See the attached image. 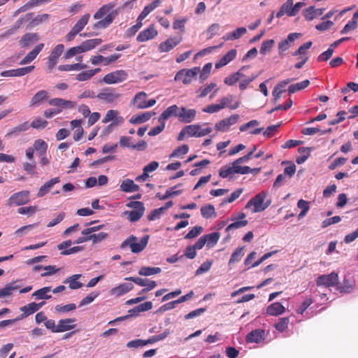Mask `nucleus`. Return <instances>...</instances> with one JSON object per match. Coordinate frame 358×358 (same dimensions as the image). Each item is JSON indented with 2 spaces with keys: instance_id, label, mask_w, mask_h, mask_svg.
Returning <instances> with one entry per match:
<instances>
[{
  "instance_id": "obj_1",
  "label": "nucleus",
  "mask_w": 358,
  "mask_h": 358,
  "mask_svg": "<svg viewBox=\"0 0 358 358\" xmlns=\"http://www.w3.org/2000/svg\"><path fill=\"white\" fill-rule=\"evenodd\" d=\"M115 5L112 3L103 5L101 6L94 15V18L96 20H100L106 15L103 19L96 22L93 27L94 29H106L107 28L114 20L117 15V10H113Z\"/></svg>"
},
{
  "instance_id": "obj_2",
  "label": "nucleus",
  "mask_w": 358,
  "mask_h": 358,
  "mask_svg": "<svg viewBox=\"0 0 358 358\" xmlns=\"http://www.w3.org/2000/svg\"><path fill=\"white\" fill-rule=\"evenodd\" d=\"M149 238V235H145L138 243H136L138 240L137 237L134 235H131L121 243L120 248L123 250L129 246L133 253H139L147 246Z\"/></svg>"
},
{
  "instance_id": "obj_3",
  "label": "nucleus",
  "mask_w": 358,
  "mask_h": 358,
  "mask_svg": "<svg viewBox=\"0 0 358 358\" xmlns=\"http://www.w3.org/2000/svg\"><path fill=\"white\" fill-rule=\"evenodd\" d=\"M267 196V194L264 191H262L257 194H256L253 198L249 200L245 206V208H249L251 206H253L254 208L252 210V213H259L264 211L266 208H267L271 201H268L264 202V200Z\"/></svg>"
},
{
  "instance_id": "obj_4",
  "label": "nucleus",
  "mask_w": 358,
  "mask_h": 358,
  "mask_svg": "<svg viewBox=\"0 0 358 358\" xmlns=\"http://www.w3.org/2000/svg\"><path fill=\"white\" fill-rule=\"evenodd\" d=\"M30 201V193L27 190H23L12 194L6 201L8 206H22Z\"/></svg>"
},
{
  "instance_id": "obj_5",
  "label": "nucleus",
  "mask_w": 358,
  "mask_h": 358,
  "mask_svg": "<svg viewBox=\"0 0 358 358\" xmlns=\"http://www.w3.org/2000/svg\"><path fill=\"white\" fill-rule=\"evenodd\" d=\"M128 74L124 70H117L106 74L103 78V82L106 84H115L127 80Z\"/></svg>"
},
{
  "instance_id": "obj_6",
  "label": "nucleus",
  "mask_w": 358,
  "mask_h": 358,
  "mask_svg": "<svg viewBox=\"0 0 358 358\" xmlns=\"http://www.w3.org/2000/svg\"><path fill=\"white\" fill-rule=\"evenodd\" d=\"M338 275L335 272L320 275L316 280L317 286L332 287L338 285Z\"/></svg>"
},
{
  "instance_id": "obj_7",
  "label": "nucleus",
  "mask_w": 358,
  "mask_h": 358,
  "mask_svg": "<svg viewBox=\"0 0 358 358\" xmlns=\"http://www.w3.org/2000/svg\"><path fill=\"white\" fill-rule=\"evenodd\" d=\"M196 115V110L193 108H187L185 106L179 108L178 120L182 123H191Z\"/></svg>"
},
{
  "instance_id": "obj_8",
  "label": "nucleus",
  "mask_w": 358,
  "mask_h": 358,
  "mask_svg": "<svg viewBox=\"0 0 358 358\" xmlns=\"http://www.w3.org/2000/svg\"><path fill=\"white\" fill-rule=\"evenodd\" d=\"M64 50V45L63 44L57 45L51 51L48 58V68L51 71L52 70L56 64H57L58 59Z\"/></svg>"
},
{
  "instance_id": "obj_9",
  "label": "nucleus",
  "mask_w": 358,
  "mask_h": 358,
  "mask_svg": "<svg viewBox=\"0 0 358 358\" xmlns=\"http://www.w3.org/2000/svg\"><path fill=\"white\" fill-rule=\"evenodd\" d=\"M120 96V94L116 93L113 89L110 87L103 89L101 92L96 95L98 99L107 103H113L116 101Z\"/></svg>"
},
{
  "instance_id": "obj_10",
  "label": "nucleus",
  "mask_w": 358,
  "mask_h": 358,
  "mask_svg": "<svg viewBox=\"0 0 358 358\" xmlns=\"http://www.w3.org/2000/svg\"><path fill=\"white\" fill-rule=\"evenodd\" d=\"M34 69V66H29L16 69L6 70L1 73L3 77H20L31 73Z\"/></svg>"
},
{
  "instance_id": "obj_11",
  "label": "nucleus",
  "mask_w": 358,
  "mask_h": 358,
  "mask_svg": "<svg viewBox=\"0 0 358 358\" xmlns=\"http://www.w3.org/2000/svg\"><path fill=\"white\" fill-rule=\"evenodd\" d=\"M182 40L181 36L179 37H170L165 41L162 42L159 45V51L160 52H168L176 46H177Z\"/></svg>"
},
{
  "instance_id": "obj_12",
  "label": "nucleus",
  "mask_w": 358,
  "mask_h": 358,
  "mask_svg": "<svg viewBox=\"0 0 358 358\" xmlns=\"http://www.w3.org/2000/svg\"><path fill=\"white\" fill-rule=\"evenodd\" d=\"M267 334L268 333L266 334L265 330L256 329L248 334L245 340L247 343H259L266 339Z\"/></svg>"
},
{
  "instance_id": "obj_13",
  "label": "nucleus",
  "mask_w": 358,
  "mask_h": 358,
  "mask_svg": "<svg viewBox=\"0 0 358 358\" xmlns=\"http://www.w3.org/2000/svg\"><path fill=\"white\" fill-rule=\"evenodd\" d=\"M120 56H121L120 54H113L109 57H105L102 55H99L92 57L90 59V61L93 65H99V64L103 63V65L107 66V65H109L110 64L115 62L117 59H119L120 57Z\"/></svg>"
},
{
  "instance_id": "obj_14",
  "label": "nucleus",
  "mask_w": 358,
  "mask_h": 358,
  "mask_svg": "<svg viewBox=\"0 0 358 358\" xmlns=\"http://www.w3.org/2000/svg\"><path fill=\"white\" fill-rule=\"evenodd\" d=\"M157 31L154 25H150L146 29L141 31L137 36L136 40L138 42H145L148 40L154 38L157 35Z\"/></svg>"
},
{
  "instance_id": "obj_15",
  "label": "nucleus",
  "mask_w": 358,
  "mask_h": 358,
  "mask_svg": "<svg viewBox=\"0 0 358 358\" xmlns=\"http://www.w3.org/2000/svg\"><path fill=\"white\" fill-rule=\"evenodd\" d=\"M50 106H56L59 109L73 108L76 103L72 101L66 100L62 98H54L48 101Z\"/></svg>"
},
{
  "instance_id": "obj_16",
  "label": "nucleus",
  "mask_w": 358,
  "mask_h": 358,
  "mask_svg": "<svg viewBox=\"0 0 358 358\" xmlns=\"http://www.w3.org/2000/svg\"><path fill=\"white\" fill-rule=\"evenodd\" d=\"M301 36V34L300 33H291L289 34L287 38L282 41L278 44V51L279 54L282 55L284 52L287 50L289 48V44L294 42L296 39L299 38Z\"/></svg>"
},
{
  "instance_id": "obj_17",
  "label": "nucleus",
  "mask_w": 358,
  "mask_h": 358,
  "mask_svg": "<svg viewBox=\"0 0 358 358\" xmlns=\"http://www.w3.org/2000/svg\"><path fill=\"white\" fill-rule=\"evenodd\" d=\"M76 320L75 318H66L59 320L57 324V329L58 332H64L73 329L76 324H74Z\"/></svg>"
},
{
  "instance_id": "obj_18",
  "label": "nucleus",
  "mask_w": 358,
  "mask_h": 358,
  "mask_svg": "<svg viewBox=\"0 0 358 358\" xmlns=\"http://www.w3.org/2000/svg\"><path fill=\"white\" fill-rule=\"evenodd\" d=\"M48 98V93L46 90H42L36 92L31 99L29 107H36L40 106L44 101Z\"/></svg>"
},
{
  "instance_id": "obj_19",
  "label": "nucleus",
  "mask_w": 358,
  "mask_h": 358,
  "mask_svg": "<svg viewBox=\"0 0 358 358\" xmlns=\"http://www.w3.org/2000/svg\"><path fill=\"white\" fill-rule=\"evenodd\" d=\"M179 108L177 105L174 104L169 106L166 110L163 111V113L160 115L158 118L159 122H162L168 120L171 117H175L178 118Z\"/></svg>"
},
{
  "instance_id": "obj_20",
  "label": "nucleus",
  "mask_w": 358,
  "mask_h": 358,
  "mask_svg": "<svg viewBox=\"0 0 358 358\" xmlns=\"http://www.w3.org/2000/svg\"><path fill=\"white\" fill-rule=\"evenodd\" d=\"M44 47L43 43L38 44L31 52H29L20 62V65H24L31 62Z\"/></svg>"
},
{
  "instance_id": "obj_21",
  "label": "nucleus",
  "mask_w": 358,
  "mask_h": 358,
  "mask_svg": "<svg viewBox=\"0 0 358 358\" xmlns=\"http://www.w3.org/2000/svg\"><path fill=\"white\" fill-rule=\"evenodd\" d=\"M324 8H315V6H311L308 7L303 10V16L308 21H311L315 17H317L323 14Z\"/></svg>"
},
{
  "instance_id": "obj_22",
  "label": "nucleus",
  "mask_w": 358,
  "mask_h": 358,
  "mask_svg": "<svg viewBox=\"0 0 358 358\" xmlns=\"http://www.w3.org/2000/svg\"><path fill=\"white\" fill-rule=\"evenodd\" d=\"M285 311V308L280 302H274L266 308V313L268 315L278 316Z\"/></svg>"
},
{
  "instance_id": "obj_23",
  "label": "nucleus",
  "mask_w": 358,
  "mask_h": 358,
  "mask_svg": "<svg viewBox=\"0 0 358 358\" xmlns=\"http://www.w3.org/2000/svg\"><path fill=\"white\" fill-rule=\"evenodd\" d=\"M133 287L134 285L131 283L124 282L113 288L110 290V294L116 296H120L131 290Z\"/></svg>"
},
{
  "instance_id": "obj_24",
  "label": "nucleus",
  "mask_w": 358,
  "mask_h": 358,
  "mask_svg": "<svg viewBox=\"0 0 358 358\" xmlns=\"http://www.w3.org/2000/svg\"><path fill=\"white\" fill-rule=\"evenodd\" d=\"M39 40L37 33H27L22 36L19 43L22 47H28Z\"/></svg>"
},
{
  "instance_id": "obj_25",
  "label": "nucleus",
  "mask_w": 358,
  "mask_h": 358,
  "mask_svg": "<svg viewBox=\"0 0 358 358\" xmlns=\"http://www.w3.org/2000/svg\"><path fill=\"white\" fill-rule=\"evenodd\" d=\"M120 189L123 192H134L139 191L140 187L135 184L132 180L127 178L122 181Z\"/></svg>"
},
{
  "instance_id": "obj_26",
  "label": "nucleus",
  "mask_w": 358,
  "mask_h": 358,
  "mask_svg": "<svg viewBox=\"0 0 358 358\" xmlns=\"http://www.w3.org/2000/svg\"><path fill=\"white\" fill-rule=\"evenodd\" d=\"M236 56V50L232 49L229 50L225 55H224L218 62L215 63V68L220 69L224 66L231 61L235 59Z\"/></svg>"
},
{
  "instance_id": "obj_27",
  "label": "nucleus",
  "mask_w": 358,
  "mask_h": 358,
  "mask_svg": "<svg viewBox=\"0 0 358 358\" xmlns=\"http://www.w3.org/2000/svg\"><path fill=\"white\" fill-rule=\"evenodd\" d=\"M81 274L72 275L64 280V284H69V287L71 289H78L83 287V283L79 282L78 280L81 278Z\"/></svg>"
},
{
  "instance_id": "obj_28",
  "label": "nucleus",
  "mask_w": 358,
  "mask_h": 358,
  "mask_svg": "<svg viewBox=\"0 0 358 358\" xmlns=\"http://www.w3.org/2000/svg\"><path fill=\"white\" fill-rule=\"evenodd\" d=\"M60 182V178L59 177H56L50 179L48 182H46L43 185H42L37 194L38 197H43L45 196L54 186V185Z\"/></svg>"
},
{
  "instance_id": "obj_29",
  "label": "nucleus",
  "mask_w": 358,
  "mask_h": 358,
  "mask_svg": "<svg viewBox=\"0 0 358 358\" xmlns=\"http://www.w3.org/2000/svg\"><path fill=\"white\" fill-rule=\"evenodd\" d=\"M20 287V286L17 285V281H12L7 284L3 288L0 289V298L10 296L13 291Z\"/></svg>"
},
{
  "instance_id": "obj_30",
  "label": "nucleus",
  "mask_w": 358,
  "mask_h": 358,
  "mask_svg": "<svg viewBox=\"0 0 358 358\" xmlns=\"http://www.w3.org/2000/svg\"><path fill=\"white\" fill-rule=\"evenodd\" d=\"M199 71V67H194L190 69H185V78L182 80V83L185 85L191 83L194 79H196V76Z\"/></svg>"
},
{
  "instance_id": "obj_31",
  "label": "nucleus",
  "mask_w": 358,
  "mask_h": 358,
  "mask_svg": "<svg viewBox=\"0 0 358 358\" xmlns=\"http://www.w3.org/2000/svg\"><path fill=\"white\" fill-rule=\"evenodd\" d=\"M103 42L101 38L88 39L83 41L80 45L84 52L91 50L99 45Z\"/></svg>"
},
{
  "instance_id": "obj_32",
  "label": "nucleus",
  "mask_w": 358,
  "mask_h": 358,
  "mask_svg": "<svg viewBox=\"0 0 358 358\" xmlns=\"http://www.w3.org/2000/svg\"><path fill=\"white\" fill-rule=\"evenodd\" d=\"M155 112H145L141 115H136V116H132L131 118L129 120V122L131 124H141L147 122L149 120L153 115H155Z\"/></svg>"
},
{
  "instance_id": "obj_33",
  "label": "nucleus",
  "mask_w": 358,
  "mask_h": 358,
  "mask_svg": "<svg viewBox=\"0 0 358 358\" xmlns=\"http://www.w3.org/2000/svg\"><path fill=\"white\" fill-rule=\"evenodd\" d=\"M29 128V124L28 122H24L17 127H15L10 129L8 132L6 134V137H10V136H18L21 132L25 131L28 130Z\"/></svg>"
},
{
  "instance_id": "obj_34",
  "label": "nucleus",
  "mask_w": 358,
  "mask_h": 358,
  "mask_svg": "<svg viewBox=\"0 0 358 358\" xmlns=\"http://www.w3.org/2000/svg\"><path fill=\"white\" fill-rule=\"evenodd\" d=\"M234 96L229 94L227 96H224L220 99V105H223V108L228 107L231 110L238 108L240 106V101H236L232 103Z\"/></svg>"
},
{
  "instance_id": "obj_35",
  "label": "nucleus",
  "mask_w": 358,
  "mask_h": 358,
  "mask_svg": "<svg viewBox=\"0 0 358 358\" xmlns=\"http://www.w3.org/2000/svg\"><path fill=\"white\" fill-rule=\"evenodd\" d=\"M20 310L22 312V313L20 317L17 318L19 320L24 319L38 311L36 309V303L32 302L26 306H24L20 308Z\"/></svg>"
},
{
  "instance_id": "obj_36",
  "label": "nucleus",
  "mask_w": 358,
  "mask_h": 358,
  "mask_svg": "<svg viewBox=\"0 0 358 358\" xmlns=\"http://www.w3.org/2000/svg\"><path fill=\"white\" fill-rule=\"evenodd\" d=\"M293 9V0H287L285 3H284L280 10L276 13V17L280 18L284 14H287L288 16H292L290 14V11Z\"/></svg>"
},
{
  "instance_id": "obj_37",
  "label": "nucleus",
  "mask_w": 358,
  "mask_h": 358,
  "mask_svg": "<svg viewBox=\"0 0 358 358\" xmlns=\"http://www.w3.org/2000/svg\"><path fill=\"white\" fill-rule=\"evenodd\" d=\"M355 284L348 279H344L343 282L337 285V289L341 293H351L354 289Z\"/></svg>"
},
{
  "instance_id": "obj_38",
  "label": "nucleus",
  "mask_w": 358,
  "mask_h": 358,
  "mask_svg": "<svg viewBox=\"0 0 358 358\" xmlns=\"http://www.w3.org/2000/svg\"><path fill=\"white\" fill-rule=\"evenodd\" d=\"M203 237L205 238L206 240V247L208 248H211L217 244V241L220 239V234L219 232H213L204 235Z\"/></svg>"
},
{
  "instance_id": "obj_39",
  "label": "nucleus",
  "mask_w": 358,
  "mask_h": 358,
  "mask_svg": "<svg viewBox=\"0 0 358 358\" xmlns=\"http://www.w3.org/2000/svg\"><path fill=\"white\" fill-rule=\"evenodd\" d=\"M247 32V30L245 27H238L233 32L227 33L224 36V39L225 41H233L236 40L241 38L243 34Z\"/></svg>"
},
{
  "instance_id": "obj_40",
  "label": "nucleus",
  "mask_w": 358,
  "mask_h": 358,
  "mask_svg": "<svg viewBox=\"0 0 358 358\" xmlns=\"http://www.w3.org/2000/svg\"><path fill=\"white\" fill-rule=\"evenodd\" d=\"M182 186V184H178L169 189L166 190L165 193V196H161L160 193L157 194V197L159 198V200H166L169 197H173L175 196H178L182 194V190L178 189V190H173L174 189L177 188L178 187Z\"/></svg>"
},
{
  "instance_id": "obj_41",
  "label": "nucleus",
  "mask_w": 358,
  "mask_h": 358,
  "mask_svg": "<svg viewBox=\"0 0 358 358\" xmlns=\"http://www.w3.org/2000/svg\"><path fill=\"white\" fill-rule=\"evenodd\" d=\"M50 287H45L41 289H39L35 291L32 296L35 297L36 300L39 299H50L52 298L51 295H48V294L50 292Z\"/></svg>"
},
{
  "instance_id": "obj_42",
  "label": "nucleus",
  "mask_w": 358,
  "mask_h": 358,
  "mask_svg": "<svg viewBox=\"0 0 358 358\" xmlns=\"http://www.w3.org/2000/svg\"><path fill=\"white\" fill-rule=\"evenodd\" d=\"M33 148L38 152L40 156L46 155L48 144L42 139H37L34 141Z\"/></svg>"
},
{
  "instance_id": "obj_43",
  "label": "nucleus",
  "mask_w": 358,
  "mask_h": 358,
  "mask_svg": "<svg viewBox=\"0 0 358 358\" xmlns=\"http://www.w3.org/2000/svg\"><path fill=\"white\" fill-rule=\"evenodd\" d=\"M50 15L47 13L39 14L36 16H34V18L29 23L31 27L38 26L41 24L45 23L48 21Z\"/></svg>"
},
{
  "instance_id": "obj_44",
  "label": "nucleus",
  "mask_w": 358,
  "mask_h": 358,
  "mask_svg": "<svg viewBox=\"0 0 358 358\" xmlns=\"http://www.w3.org/2000/svg\"><path fill=\"white\" fill-rule=\"evenodd\" d=\"M310 85L308 80H304L302 82L292 84L288 87V92L289 94H294L298 91L302 90L306 88Z\"/></svg>"
},
{
  "instance_id": "obj_45",
  "label": "nucleus",
  "mask_w": 358,
  "mask_h": 358,
  "mask_svg": "<svg viewBox=\"0 0 358 358\" xmlns=\"http://www.w3.org/2000/svg\"><path fill=\"white\" fill-rule=\"evenodd\" d=\"M162 269L159 267H150V266H143L138 271V274L140 275L144 276H150L155 274H158L161 273Z\"/></svg>"
},
{
  "instance_id": "obj_46",
  "label": "nucleus",
  "mask_w": 358,
  "mask_h": 358,
  "mask_svg": "<svg viewBox=\"0 0 358 358\" xmlns=\"http://www.w3.org/2000/svg\"><path fill=\"white\" fill-rule=\"evenodd\" d=\"M201 214L203 218L208 219L216 215L215 209L213 205L208 204L201 208Z\"/></svg>"
},
{
  "instance_id": "obj_47",
  "label": "nucleus",
  "mask_w": 358,
  "mask_h": 358,
  "mask_svg": "<svg viewBox=\"0 0 358 358\" xmlns=\"http://www.w3.org/2000/svg\"><path fill=\"white\" fill-rule=\"evenodd\" d=\"M87 67L85 64L76 63L73 64L59 65L58 69L61 71H78Z\"/></svg>"
},
{
  "instance_id": "obj_48",
  "label": "nucleus",
  "mask_w": 358,
  "mask_h": 358,
  "mask_svg": "<svg viewBox=\"0 0 358 358\" xmlns=\"http://www.w3.org/2000/svg\"><path fill=\"white\" fill-rule=\"evenodd\" d=\"M90 17V15L89 13L85 14L82 16V17L76 22V24L72 28L75 31L80 33L84 27L87 25Z\"/></svg>"
},
{
  "instance_id": "obj_49",
  "label": "nucleus",
  "mask_w": 358,
  "mask_h": 358,
  "mask_svg": "<svg viewBox=\"0 0 358 358\" xmlns=\"http://www.w3.org/2000/svg\"><path fill=\"white\" fill-rule=\"evenodd\" d=\"M243 256V247H239L231 254L229 264L239 262Z\"/></svg>"
},
{
  "instance_id": "obj_50",
  "label": "nucleus",
  "mask_w": 358,
  "mask_h": 358,
  "mask_svg": "<svg viewBox=\"0 0 358 358\" xmlns=\"http://www.w3.org/2000/svg\"><path fill=\"white\" fill-rule=\"evenodd\" d=\"M189 151V146L186 144H184L176 149H175L173 152L170 155V158L173 157H180L182 155L187 154Z\"/></svg>"
},
{
  "instance_id": "obj_51",
  "label": "nucleus",
  "mask_w": 358,
  "mask_h": 358,
  "mask_svg": "<svg viewBox=\"0 0 358 358\" xmlns=\"http://www.w3.org/2000/svg\"><path fill=\"white\" fill-rule=\"evenodd\" d=\"M232 220H234V222H232L231 224H230L229 225L227 226V227L225 229L226 231H229L231 230L243 227L246 226L248 223V220H238L234 218V219H232Z\"/></svg>"
},
{
  "instance_id": "obj_52",
  "label": "nucleus",
  "mask_w": 358,
  "mask_h": 358,
  "mask_svg": "<svg viewBox=\"0 0 358 358\" xmlns=\"http://www.w3.org/2000/svg\"><path fill=\"white\" fill-rule=\"evenodd\" d=\"M184 128V131H185L186 134L189 137H197V131L199 129V124H189L185 126Z\"/></svg>"
},
{
  "instance_id": "obj_53",
  "label": "nucleus",
  "mask_w": 358,
  "mask_h": 358,
  "mask_svg": "<svg viewBox=\"0 0 358 358\" xmlns=\"http://www.w3.org/2000/svg\"><path fill=\"white\" fill-rule=\"evenodd\" d=\"M55 312L58 313H68L74 310L76 308L75 303H69L66 305H57L55 306Z\"/></svg>"
},
{
  "instance_id": "obj_54",
  "label": "nucleus",
  "mask_w": 358,
  "mask_h": 358,
  "mask_svg": "<svg viewBox=\"0 0 358 358\" xmlns=\"http://www.w3.org/2000/svg\"><path fill=\"white\" fill-rule=\"evenodd\" d=\"M234 173H239V174H247L249 173V171L250 170V167L248 166H241L240 164H236V160L233 162V166H231Z\"/></svg>"
},
{
  "instance_id": "obj_55",
  "label": "nucleus",
  "mask_w": 358,
  "mask_h": 358,
  "mask_svg": "<svg viewBox=\"0 0 358 358\" xmlns=\"http://www.w3.org/2000/svg\"><path fill=\"white\" fill-rule=\"evenodd\" d=\"M38 210V208L36 206L20 207L17 209V213L21 215H27L31 216L36 213Z\"/></svg>"
},
{
  "instance_id": "obj_56",
  "label": "nucleus",
  "mask_w": 358,
  "mask_h": 358,
  "mask_svg": "<svg viewBox=\"0 0 358 358\" xmlns=\"http://www.w3.org/2000/svg\"><path fill=\"white\" fill-rule=\"evenodd\" d=\"M145 210L140 209L139 210H131L128 213V219L131 222L138 221L143 215Z\"/></svg>"
},
{
  "instance_id": "obj_57",
  "label": "nucleus",
  "mask_w": 358,
  "mask_h": 358,
  "mask_svg": "<svg viewBox=\"0 0 358 358\" xmlns=\"http://www.w3.org/2000/svg\"><path fill=\"white\" fill-rule=\"evenodd\" d=\"M274 40L269 39L263 41L260 48V53L262 55H266L267 52H270L274 45Z\"/></svg>"
},
{
  "instance_id": "obj_58",
  "label": "nucleus",
  "mask_w": 358,
  "mask_h": 358,
  "mask_svg": "<svg viewBox=\"0 0 358 358\" xmlns=\"http://www.w3.org/2000/svg\"><path fill=\"white\" fill-rule=\"evenodd\" d=\"M84 52L82 48L81 45L72 47L70 49H69L64 54V58L65 59H70L73 57V56Z\"/></svg>"
},
{
  "instance_id": "obj_59",
  "label": "nucleus",
  "mask_w": 358,
  "mask_h": 358,
  "mask_svg": "<svg viewBox=\"0 0 358 358\" xmlns=\"http://www.w3.org/2000/svg\"><path fill=\"white\" fill-rule=\"evenodd\" d=\"M289 323V317H282L275 324V328L280 332H283L287 327Z\"/></svg>"
},
{
  "instance_id": "obj_60",
  "label": "nucleus",
  "mask_w": 358,
  "mask_h": 358,
  "mask_svg": "<svg viewBox=\"0 0 358 358\" xmlns=\"http://www.w3.org/2000/svg\"><path fill=\"white\" fill-rule=\"evenodd\" d=\"M203 229L200 226L194 227L185 236V239H192L197 237L202 231Z\"/></svg>"
},
{
  "instance_id": "obj_61",
  "label": "nucleus",
  "mask_w": 358,
  "mask_h": 358,
  "mask_svg": "<svg viewBox=\"0 0 358 358\" xmlns=\"http://www.w3.org/2000/svg\"><path fill=\"white\" fill-rule=\"evenodd\" d=\"M357 22L352 18L341 31V34H346L350 31H353L357 28Z\"/></svg>"
},
{
  "instance_id": "obj_62",
  "label": "nucleus",
  "mask_w": 358,
  "mask_h": 358,
  "mask_svg": "<svg viewBox=\"0 0 358 358\" xmlns=\"http://www.w3.org/2000/svg\"><path fill=\"white\" fill-rule=\"evenodd\" d=\"M211 69H212L211 63H207L203 66L202 71L199 75V79H200L201 83H203L205 80L207 79V78L208 77V76L210 73Z\"/></svg>"
},
{
  "instance_id": "obj_63",
  "label": "nucleus",
  "mask_w": 358,
  "mask_h": 358,
  "mask_svg": "<svg viewBox=\"0 0 358 358\" xmlns=\"http://www.w3.org/2000/svg\"><path fill=\"white\" fill-rule=\"evenodd\" d=\"M242 74L240 73V71H238L236 73H234L231 75H230L228 77H226L224 78V83L229 86L234 85L235 83L238 82L239 80V76Z\"/></svg>"
},
{
  "instance_id": "obj_64",
  "label": "nucleus",
  "mask_w": 358,
  "mask_h": 358,
  "mask_svg": "<svg viewBox=\"0 0 358 358\" xmlns=\"http://www.w3.org/2000/svg\"><path fill=\"white\" fill-rule=\"evenodd\" d=\"M108 236V233L100 232L99 234H92L90 236V241H92L93 244H96L105 240Z\"/></svg>"
}]
</instances>
